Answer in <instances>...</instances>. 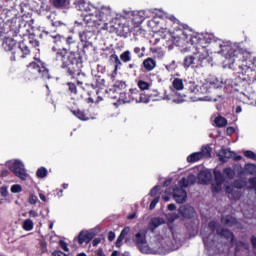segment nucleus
Wrapping results in <instances>:
<instances>
[{"label": "nucleus", "instance_id": "obj_54", "mask_svg": "<svg viewBox=\"0 0 256 256\" xmlns=\"http://www.w3.org/2000/svg\"><path fill=\"white\" fill-rule=\"evenodd\" d=\"M115 240V232L110 231L108 234V241H114Z\"/></svg>", "mask_w": 256, "mask_h": 256}, {"label": "nucleus", "instance_id": "obj_14", "mask_svg": "<svg viewBox=\"0 0 256 256\" xmlns=\"http://www.w3.org/2000/svg\"><path fill=\"white\" fill-rule=\"evenodd\" d=\"M225 183V177L219 169H214V181L212 183L213 193H220L223 189V184Z\"/></svg>", "mask_w": 256, "mask_h": 256}, {"label": "nucleus", "instance_id": "obj_26", "mask_svg": "<svg viewBox=\"0 0 256 256\" xmlns=\"http://www.w3.org/2000/svg\"><path fill=\"white\" fill-rule=\"evenodd\" d=\"M34 227L35 223H33L31 219H25L22 223V229H24V231H33Z\"/></svg>", "mask_w": 256, "mask_h": 256}, {"label": "nucleus", "instance_id": "obj_17", "mask_svg": "<svg viewBox=\"0 0 256 256\" xmlns=\"http://www.w3.org/2000/svg\"><path fill=\"white\" fill-rule=\"evenodd\" d=\"M99 28H90V30H84L79 33L80 41L82 43H89L91 39H93V36L95 35V31H97Z\"/></svg>", "mask_w": 256, "mask_h": 256}, {"label": "nucleus", "instance_id": "obj_52", "mask_svg": "<svg viewBox=\"0 0 256 256\" xmlns=\"http://www.w3.org/2000/svg\"><path fill=\"white\" fill-rule=\"evenodd\" d=\"M53 256H69L67 254H65V252L61 251V250H56L52 253Z\"/></svg>", "mask_w": 256, "mask_h": 256}, {"label": "nucleus", "instance_id": "obj_30", "mask_svg": "<svg viewBox=\"0 0 256 256\" xmlns=\"http://www.w3.org/2000/svg\"><path fill=\"white\" fill-rule=\"evenodd\" d=\"M50 37L53 40V43H55L56 45H61V42L65 41V37L57 33L50 34Z\"/></svg>", "mask_w": 256, "mask_h": 256}, {"label": "nucleus", "instance_id": "obj_12", "mask_svg": "<svg viewBox=\"0 0 256 256\" xmlns=\"http://www.w3.org/2000/svg\"><path fill=\"white\" fill-rule=\"evenodd\" d=\"M28 71L34 75L33 79H37L39 75L42 79H50L49 70L45 68V64L41 62V60H37V62H32L28 66Z\"/></svg>", "mask_w": 256, "mask_h": 256}, {"label": "nucleus", "instance_id": "obj_38", "mask_svg": "<svg viewBox=\"0 0 256 256\" xmlns=\"http://www.w3.org/2000/svg\"><path fill=\"white\" fill-rule=\"evenodd\" d=\"M244 157L247 159H252V161H256V154L251 150L244 151Z\"/></svg>", "mask_w": 256, "mask_h": 256}, {"label": "nucleus", "instance_id": "obj_9", "mask_svg": "<svg viewBox=\"0 0 256 256\" xmlns=\"http://www.w3.org/2000/svg\"><path fill=\"white\" fill-rule=\"evenodd\" d=\"M128 96L130 98L123 99L124 103H131V101H135L136 103H149V101H171V97L167 94V91L164 92V98H155L153 95L140 93L137 88H134L130 89Z\"/></svg>", "mask_w": 256, "mask_h": 256}, {"label": "nucleus", "instance_id": "obj_64", "mask_svg": "<svg viewBox=\"0 0 256 256\" xmlns=\"http://www.w3.org/2000/svg\"><path fill=\"white\" fill-rule=\"evenodd\" d=\"M251 243H252L254 249H256V238L255 237L251 238Z\"/></svg>", "mask_w": 256, "mask_h": 256}, {"label": "nucleus", "instance_id": "obj_18", "mask_svg": "<svg viewBox=\"0 0 256 256\" xmlns=\"http://www.w3.org/2000/svg\"><path fill=\"white\" fill-rule=\"evenodd\" d=\"M91 239H93V232L82 230L76 238V241H78L79 245H83V243H89Z\"/></svg>", "mask_w": 256, "mask_h": 256}, {"label": "nucleus", "instance_id": "obj_28", "mask_svg": "<svg viewBox=\"0 0 256 256\" xmlns=\"http://www.w3.org/2000/svg\"><path fill=\"white\" fill-rule=\"evenodd\" d=\"M80 121H89V115L85 111L77 110L72 112Z\"/></svg>", "mask_w": 256, "mask_h": 256}, {"label": "nucleus", "instance_id": "obj_34", "mask_svg": "<svg viewBox=\"0 0 256 256\" xmlns=\"http://www.w3.org/2000/svg\"><path fill=\"white\" fill-rule=\"evenodd\" d=\"M120 59L121 61H123V63H129V61H131V51L126 50L124 51L121 55H120Z\"/></svg>", "mask_w": 256, "mask_h": 256}, {"label": "nucleus", "instance_id": "obj_55", "mask_svg": "<svg viewBox=\"0 0 256 256\" xmlns=\"http://www.w3.org/2000/svg\"><path fill=\"white\" fill-rule=\"evenodd\" d=\"M227 135H233L235 133V128L234 127H228L226 129Z\"/></svg>", "mask_w": 256, "mask_h": 256}, {"label": "nucleus", "instance_id": "obj_44", "mask_svg": "<svg viewBox=\"0 0 256 256\" xmlns=\"http://www.w3.org/2000/svg\"><path fill=\"white\" fill-rule=\"evenodd\" d=\"M114 63H115V66H114V72L112 74V77H115V75H117V71H119V67H121V65H123V63L121 62V60L119 58Z\"/></svg>", "mask_w": 256, "mask_h": 256}, {"label": "nucleus", "instance_id": "obj_21", "mask_svg": "<svg viewBox=\"0 0 256 256\" xmlns=\"http://www.w3.org/2000/svg\"><path fill=\"white\" fill-rule=\"evenodd\" d=\"M216 233L217 235H219L220 237H225V239H227L228 241H231V243H233V241H235V238L233 237V233H231V231L227 230V229H216Z\"/></svg>", "mask_w": 256, "mask_h": 256}, {"label": "nucleus", "instance_id": "obj_58", "mask_svg": "<svg viewBox=\"0 0 256 256\" xmlns=\"http://www.w3.org/2000/svg\"><path fill=\"white\" fill-rule=\"evenodd\" d=\"M216 227H217V223H215V222L209 223V229H211L213 232H215Z\"/></svg>", "mask_w": 256, "mask_h": 256}, {"label": "nucleus", "instance_id": "obj_23", "mask_svg": "<svg viewBox=\"0 0 256 256\" xmlns=\"http://www.w3.org/2000/svg\"><path fill=\"white\" fill-rule=\"evenodd\" d=\"M7 33H11V26L0 18V37L7 35Z\"/></svg>", "mask_w": 256, "mask_h": 256}, {"label": "nucleus", "instance_id": "obj_59", "mask_svg": "<svg viewBox=\"0 0 256 256\" xmlns=\"http://www.w3.org/2000/svg\"><path fill=\"white\" fill-rule=\"evenodd\" d=\"M38 213H37V211H35V210H30L29 211V217H38Z\"/></svg>", "mask_w": 256, "mask_h": 256}, {"label": "nucleus", "instance_id": "obj_5", "mask_svg": "<svg viewBox=\"0 0 256 256\" xmlns=\"http://www.w3.org/2000/svg\"><path fill=\"white\" fill-rule=\"evenodd\" d=\"M16 45L17 42L11 37H6L2 43V47L5 51H11L12 61H17V59H25V57L31 53L29 46H27L25 42H20L18 46Z\"/></svg>", "mask_w": 256, "mask_h": 256}, {"label": "nucleus", "instance_id": "obj_27", "mask_svg": "<svg viewBox=\"0 0 256 256\" xmlns=\"http://www.w3.org/2000/svg\"><path fill=\"white\" fill-rule=\"evenodd\" d=\"M240 251H242V253H249V245L244 242H238L236 246V253L239 254Z\"/></svg>", "mask_w": 256, "mask_h": 256}, {"label": "nucleus", "instance_id": "obj_10", "mask_svg": "<svg viewBox=\"0 0 256 256\" xmlns=\"http://www.w3.org/2000/svg\"><path fill=\"white\" fill-rule=\"evenodd\" d=\"M171 94H168L170 97V101H173V103L181 104L185 103V99H187V96L185 94L179 93V91H183L185 89V84H183V79L181 78H175L172 81V85L170 86Z\"/></svg>", "mask_w": 256, "mask_h": 256}, {"label": "nucleus", "instance_id": "obj_42", "mask_svg": "<svg viewBox=\"0 0 256 256\" xmlns=\"http://www.w3.org/2000/svg\"><path fill=\"white\" fill-rule=\"evenodd\" d=\"M10 191L11 193H21V191H23V187H21L19 184H14L11 186Z\"/></svg>", "mask_w": 256, "mask_h": 256}, {"label": "nucleus", "instance_id": "obj_31", "mask_svg": "<svg viewBox=\"0 0 256 256\" xmlns=\"http://www.w3.org/2000/svg\"><path fill=\"white\" fill-rule=\"evenodd\" d=\"M222 223L224 225H228V227H232V225H235V223H237V219L231 216H226L222 218Z\"/></svg>", "mask_w": 256, "mask_h": 256}, {"label": "nucleus", "instance_id": "obj_61", "mask_svg": "<svg viewBox=\"0 0 256 256\" xmlns=\"http://www.w3.org/2000/svg\"><path fill=\"white\" fill-rule=\"evenodd\" d=\"M39 198H40L41 201H43L44 203H47V197H45L43 193H40V194H39Z\"/></svg>", "mask_w": 256, "mask_h": 256}, {"label": "nucleus", "instance_id": "obj_4", "mask_svg": "<svg viewBox=\"0 0 256 256\" xmlns=\"http://www.w3.org/2000/svg\"><path fill=\"white\" fill-rule=\"evenodd\" d=\"M195 181H197V177L193 174H190L187 178H182L178 183L179 187H174L172 191L171 189L166 190L162 196V199H164V201H169V195L173 194V198L176 203L183 204L185 201H187V192L183 189V187L195 185Z\"/></svg>", "mask_w": 256, "mask_h": 256}, {"label": "nucleus", "instance_id": "obj_60", "mask_svg": "<svg viewBox=\"0 0 256 256\" xmlns=\"http://www.w3.org/2000/svg\"><path fill=\"white\" fill-rule=\"evenodd\" d=\"M176 209H177V206H175V204L168 205V211H175Z\"/></svg>", "mask_w": 256, "mask_h": 256}, {"label": "nucleus", "instance_id": "obj_43", "mask_svg": "<svg viewBox=\"0 0 256 256\" xmlns=\"http://www.w3.org/2000/svg\"><path fill=\"white\" fill-rule=\"evenodd\" d=\"M54 7H65L67 5V0H53Z\"/></svg>", "mask_w": 256, "mask_h": 256}, {"label": "nucleus", "instance_id": "obj_1", "mask_svg": "<svg viewBox=\"0 0 256 256\" xmlns=\"http://www.w3.org/2000/svg\"><path fill=\"white\" fill-rule=\"evenodd\" d=\"M150 11L152 20L148 26L163 37L169 35L173 44L181 48L182 53L193 52L184 58L183 65L186 69L189 67H207L211 63L209 49L207 45L214 48L212 53H219L225 57L229 65L237 63L238 73L246 75L248 81H256V59L251 57L248 51L242 52L239 46L233 42H225L217 39L212 33H198L191 29L181 28L179 20L173 15H169L161 9L147 10Z\"/></svg>", "mask_w": 256, "mask_h": 256}, {"label": "nucleus", "instance_id": "obj_11", "mask_svg": "<svg viewBox=\"0 0 256 256\" xmlns=\"http://www.w3.org/2000/svg\"><path fill=\"white\" fill-rule=\"evenodd\" d=\"M6 165L8 169L18 177V179H21V181H27L29 174L27 173V169H25V164H23L21 160H10Z\"/></svg>", "mask_w": 256, "mask_h": 256}, {"label": "nucleus", "instance_id": "obj_57", "mask_svg": "<svg viewBox=\"0 0 256 256\" xmlns=\"http://www.w3.org/2000/svg\"><path fill=\"white\" fill-rule=\"evenodd\" d=\"M99 243H101V239H100V238H95V239L92 241L93 247H97V245H99Z\"/></svg>", "mask_w": 256, "mask_h": 256}, {"label": "nucleus", "instance_id": "obj_6", "mask_svg": "<svg viewBox=\"0 0 256 256\" xmlns=\"http://www.w3.org/2000/svg\"><path fill=\"white\" fill-rule=\"evenodd\" d=\"M52 53L55 57V61H59L63 69L68 68L69 75L75 77V56L69 53L65 48L52 47Z\"/></svg>", "mask_w": 256, "mask_h": 256}, {"label": "nucleus", "instance_id": "obj_37", "mask_svg": "<svg viewBox=\"0 0 256 256\" xmlns=\"http://www.w3.org/2000/svg\"><path fill=\"white\" fill-rule=\"evenodd\" d=\"M150 51H151V53H153V55L156 59H162V57L165 55V53H163V51H161L160 49H157V48H151Z\"/></svg>", "mask_w": 256, "mask_h": 256}, {"label": "nucleus", "instance_id": "obj_51", "mask_svg": "<svg viewBox=\"0 0 256 256\" xmlns=\"http://www.w3.org/2000/svg\"><path fill=\"white\" fill-rule=\"evenodd\" d=\"M159 189H161L160 186H155L154 188H152L150 191L151 197H155V195H157V192L159 191Z\"/></svg>", "mask_w": 256, "mask_h": 256}, {"label": "nucleus", "instance_id": "obj_50", "mask_svg": "<svg viewBox=\"0 0 256 256\" xmlns=\"http://www.w3.org/2000/svg\"><path fill=\"white\" fill-rule=\"evenodd\" d=\"M157 203H159V196L155 197L152 202L150 203V209L153 210L157 206Z\"/></svg>", "mask_w": 256, "mask_h": 256}, {"label": "nucleus", "instance_id": "obj_45", "mask_svg": "<svg viewBox=\"0 0 256 256\" xmlns=\"http://www.w3.org/2000/svg\"><path fill=\"white\" fill-rule=\"evenodd\" d=\"M37 201H38L37 196L33 193H30L28 198V202L30 203V205H37Z\"/></svg>", "mask_w": 256, "mask_h": 256}, {"label": "nucleus", "instance_id": "obj_32", "mask_svg": "<svg viewBox=\"0 0 256 256\" xmlns=\"http://www.w3.org/2000/svg\"><path fill=\"white\" fill-rule=\"evenodd\" d=\"M48 171L47 168L45 167H40L37 171H36V177H38V179H45V177H47L48 175Z\"/></svg>", "mask_w": 256, "mask_h": 256}, {"label": "nucleus", "instance_id": "obj_7", "mask_svg": "<svg viewBox=\"0 0 256 256\" xmlns=\"http://www.w3.org/2000/svg\"><path fill=\"white\" fill-rule=\"evenodd\" d=\"M122 17L130 21L128 24V31L133 32L135 29L141 27V24L145 19L151 17V11L140 10V11H127L124 10Z\"/></svg>", "mask_w": 256, "mask_h": 256}, {"label": "nucleus", "instance_id": "obj_63", "mask_svg": "<svg viewBox=\"0 0 256 256\" xmlns=\"http://www.w3.org/2000/svg\"><path fill=\"white\" fill-rule=\"evenodd\" d=\"M97 256H105V253L103 252V249H98Z\"/></svg>", "mask_w": 256, "mask_h": 256}, {"label": "nucleus", "instance_id": "obj_53", "mask_svg": "<svg viewBox=\"0 0 256 256\" xmlns=\"http://www.w3.org/2000/svg\"><path fill=\"white\" fill-rule=\"evenodd\" d=\"M150 95H152V97H154V99H163V98H165V96H159V92L157 90L153 91V93L150 94Z\"/></svg>", "mask_w": 256, "mask_h": 256}, {"label": "nucleus", "instance_id": "obj_41", "mask_svg": "<svg viewBox=\"0 0 256 256\" xmlns=\"http://www.w3.org/2000/svg\"><path fill=\"white\" fill-rule=\"evenodd\" d=\"M166 218L170 223H173V221H176V219H179V214L177 213H168L166 214Z\"/></svg>", "mask_w": 256, "mask_h": 256}, {"label": "nucleus", "instance_id": "obj_47", "mask_svg": "<svg viewBox=\"0 0 256 256\" xmlns=\"http://www.w3.org/2000/svg\"><path fill=\"white\" fill-rule=\"evenodd\" d=\"M134 53L138 56V57H143L144 53H145V47L140 48V47H135L134 48Z\"/></svg>", "mask_w": 256, "mask_h": 256}, {"label": "nucleus", "instance_id": "obj_46", "mask_svg": "<svg viewBox=\"0 0 256 256\" xmlns=\"http://www.w3.org/2000/svg\"><path fill=\"white\" fill-rule=\"evenodd\" d=\"M58 244L62 250H64L66 253H69V246L67 242H65L64 240H60Z\"/></svg>", "mask_w": 256, "mask_h": 256}, {"label": "nucleus", "instance_id": "obj_48", "mask_svg": "<svg viewBox=\"0 0 256 256\" xmlns=\"http://www.w3.org/2000/svg\"><path fill=\"white\" fill-rule=\"evenodd\" d=\"M1 197H7L9 195V188L7 186L0 187Z\"/></svg>", "mask_w": 256, "mask_h": 256}, {"label": "nucleus", "instance_id": "obj_16", "mask_svg": "<svg viewBox=\"0 0 256 256\" xmlns=\"http://www.w3.org/2000/svg\"><path fill=\"white\" fill-rule=\"evenodd\" d=\"M213 179V174L211 170H201L198 174V181L201 185H207Z\"/></svg>", "mask_w": 256, "mask_h": 256}, {"label": "nucleus", "instance_id": "obj_15", "mask_svg": "<svg viewBox=\"0 0 256 256\" xmlns=\"http://www.w3.org/2000/svg\"><path fill=\"white\" fill-rule=\"evenodd\" d=\"M217 155L219 157V161L222 163H226L227 159H234L235 161H241L242 157L237 155L235 152L227 149V148H222L217 152Z\"/></svg>", "mask_w": 256, "mask_h": 256}, {"label": "nucleus", "instance_id": "obj_22", "mask_svg": "<svg viewBox=\"0 0 256 256\" xmlns=\"http://www.w3.org/2000/svg\"><path fill=\"white\" fill-rule=\"evenodd\" d=\"M131 232V228L130 227H125L119 237L117 238L116 241V247H121V245H123V239H125V237H127V235H129V233Z\"/></svg>", "mask_w": 256, "mask_h": 256}, {"label": "nucleus", "instance_id": "obj_24", "mask_svg": "<svg viewBox=\"0 0 256 256\" xmlns=\"http://www.w3.org/2000/svg\"><path fill=\"white\" fill-rule=\"evenodd\" d=\"M164 223H165V219H163L161 217L153 218L150 222L151 231H155V229H157V227L164 225Z\"/></svg>", "mask_w": 256, "mask_h": 256}, {"label": "nucleus", "instance_id": "obj_36", "mask_svg": "<svg viewBox=\"0 0 256 256\" xmlns=\"http://www.w3.org/2000/svg\"><path fill=\"white\" fill-rule=\"evenodd\" d=\"M223 174L225 177H227V179H233V177H235V170L232 168H225L223 170Z\"/></svg>", "mask_w": 256, "mask_h": 256}, {"label": "nucleus", "instance_id": "obj_49", "mask_svg": "<svg viewBox=\"0 0 256 256\" xmlns=\"http://www.w3.org/2000/svg\"><path fill=\"white\" fill-rule=\"evenodd\" d=\"M68 89L70 91V93H73L74 95H77V86L75 85V83H68Z\"/></svg>", "mask_w": 256, "mask_h": 256}, {"label": "nucleus", "instance_id": "obj_13", "mask_svg": "<svg viewBox=\"0 0 256 256\" xmlns=\"http://www.w3.org/2000/svg\"><path fill=\"white\" fill-rule=\"evenodd\" d=\"M211 157V147L202 146L201 151L194 152L187 157L188 163H197V161H201V159H209Z\"/></svg>", "mask_w": 256, "mask_h": 256}, {"label": "nucleus", "instance_id": "obj_19", "mask_svg": "<svg viewBox=\"0 0 256 256\" xmlns=\"http://www.w3.org/2000/svg\"><path fill=\"white\" fill-rule=\"evenodd\" d=\"M233 187H235V189H243L244 187H247V181L235 180L233 185H225V192L228 193V195H231V193H233Z\"/></svg>", "mask_w": 256, "mask_h": 256}, {"label": "nucleus", "instance_id": "obj_20", "mask_svg": "<svg viewBox=\"0 0 256 256\" xmlns=\"http://www.w3.org/2000/svg\"><path fill=\"white\" fill-rule=\"evenodd\" d=\"M179 213L182 215V217L191 218L193 215H195V209L191 206H181L179 208Z\"/></svg>", "mask_w": 256, "mask_h": 256}, {"label": "nucleus", "instance_id": "obj_3", "mask_svg": "<svg viewBox=\"0 0 256 256\" xmlns=\"http://www.w3.org/2000/svg\"><path fill=\"white\" fill-rule=\"evenodd\" d=\"M134 242L140 249L141 253L146 255H165L169 251H176L181 247V240H174V242H169V239L158 238L147 244V236L143 232H138L135 234Z\"/></svg>", "mask_w": 256, "mask_h": 256}, {"label": "nucleus", "instance_id": "obj_35", "mask_svg": "<svg viewBox=\"0 0 256 256\" xmlns=\"http://www.w3.org/2000/svg\"><path fill=\"white\" fill-rule=\"evenodd\" d=\"M246 173L250 175H256V165L255 164H246L244 167Z\"/></svg>", "mask_w": 256, "mask_h": 256}, {"label": "nucleus", "instance_id": "obj_2", "mask_svg": "<svg viewBox=\"0 0 256 256\" xmlns=\"http://www.w3.org/2000/svg\"><path fill=\"white\" fill-rule=\"evenodd\" d=\"M77 11H81L83 21L76 20L74 22L75 29H102L107 28V25L113 23V9L111 6L93 4L89 0H75L73 3Z\"/></svg>", "mask_w": 256, "mask_h": 256}, {"label": "nucleus", "instance_id": "obj_56", "mask_svg": "<svg viewBox=\"0 0 256 256\" xmlns=\"http://www.w3.org/2000/svg\"><path fill=\"white\" fill-rule=\"evenodd\" d=\"M118 59H119V56H117V54H112V55L110 56V61H111L112 63H115Z\"/></svg>", "mask_w": 256, "mask_h": 256}, {"label": "nucleus", "instance_id": "obj_62", "mask_svg": "<svg viewBox=\"0 0 256 256\" xmlns=\"http://www.w3.org/2000/svg\"><path fill=\"white\" fill-rule=\"evenodd\" d=\"M116 87H121L122 89L126 87L125 82H117Z\"/></svg>", "mask_w": 256, "mask_h": 256}, {"label": "nucleus", "instance_id": "obj_40", "mask_svg": "<svg viewBox=\"0 0 256 256\" xmlns=\"http://www.w3.org/2000/svg\"><path fill=\"white\" fill-rule=\"evenodd\" d=\"M149 86V83L143 80L138 81V87L139 89H141V91H147V89H149Z\"/></svg>", "mask_w": 256, "mask_h": 256}, {"label": "nucleus", "instance_id": "obj_39", "mask_svg": "<svg viewBox=\"0 0 256 256\" xmlns=\"http://www.w3.org/2000/svg\"><path fill=\"white\" fill-rule=\"evenodd\" d=\"M165 68L170 73H173V71H175V69H177V62H175V60H173L170 64L166 65Z\"/></svg>", "mask_w": 256, "mask_h": 256}, {"label": "nucleus", "instance_id": "obj_29", "mask_svg": "<svg viewBox=\"0 0 256 256\" xmlns=\"http://www.w3.org/2000/svg\"><path fill=\"white\" fill-rule=\"evenodd\" d=\"M214 123L216 125V127H227V119L225 117H222V116H217L215 119H214Z\"/></svg>", "mask_w": 256, "mask_h": 256}, {"label": "nucleus", "instance_id": "obj_25", "mask_svg": "<svg viewBox=\"0 0 256 256\" xmlns=\"http://www.w3.org/2000/svg\"><path fill=\"white\" fill-rule=\"evenodd\" d=\"M143 65L147 71H153L154 67H157V62L152 58H147L144 60Z\"/></svg>", "mask_w": 256, "mask_h": 256}, {"label": "nucleus", "instance_id": "obj_8", "mask_svg": "<svg viewBox=\"0 0 256 256\" xmlns=\"http://www.w3.org/2000/svg\"><path fill=\"white\" fill-rule=\"evenodd\" d=\"M215 89V84L211 82H204L197 84L195 82H189L188 83V91L192 93V95H195L194 98H192V101H211L208 97H201V95H207V93H211V90Z\"/></svg>", "mask_w": 256, "mask_h": 256}, {"label": "nucleus", "instance_id": "obj_33", "mask_svg": "<svg viewBox=\"0 0 256 256\" xmlns=\"http://www.w3.org/2000/svg\"><path fill=\"white\" fill-rule=\"evenodd\" d=\"M211 237H212L211 234L209 235V237H207L205 235L202 236V239L204 241L206 249H213V243H215V242H213V240H211Z\"/></svg>", "mask_w": 256, "mask_h": 256}]
</instances>
